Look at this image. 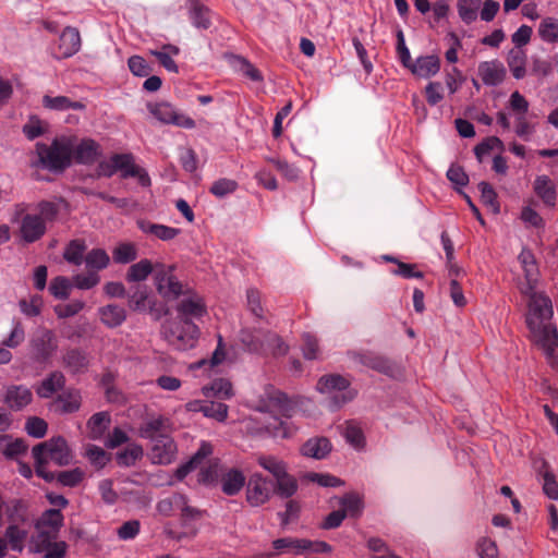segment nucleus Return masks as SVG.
Instances as JSON below:
<instances>
[{
	"label": "nucleus",
	"instance_id": "nucleus-36",
	"mask_svg": "<svg viewBox=\"0 0 558 558\" xmlns=\"http://www.w3.org/2000/svg\"><path fill=\"white\" fill-rule=\"evenodd\" d=\"M231 64L234 70L246 76L253 82H262L263 75L248 60L240 56L231 57Z\"/></svg>",
	"mask_w": 558,
	"mask_h": 558
},
{
	"label": "nucleus",
	"instance_id": "nucleus-9",
	"mask_svg": "<svg viewBox=\"0 0 558 558\" xmlns=\"http://www.w3.org/2000/svg\"><path fill=\"white\" fill-rule=\"evenodd\" d=\"M147 108L150 114L161 123L189 130L195 128V121L192 118L180 112L169 102H149Z\"/></svg>",
	"mask_w": 558,
	"mask_h": 558
},
{
	"label": "nucleus",
	"instance_id": "nucleus-22",
	"mask_svg": "<svg viewBox=\"0 0 558 558\" xmlns=\"http://www.w3.org/2000/svg\"><path fill=\"white\" fill-rule=\"evenodd\" d=\"M409 70L418 77H432L440 70V59L435 54L421 56L413 61Z\"/></svg>",
	"mask_w": 558,
	"mask_h": 558
},
{
	"label": "nucleus",
	"instance_id": "nucleus-35",
	"mask_svg": "<svg viewBox=\"0 0 558 558\" xmlns=\"http://www.w3.org/2000/svg\"><path fill=\"white\" fill-rule=\"evenodd\" d=\"M137 258V247L134 243L122 242L112 248V259L117 264H129Z\"/></svg>",
	"mask_w": 558,
	"mask_h": 558
},
{
	"label": "nucleus",
	"instance_id": "nucleus-33",
	"mask_svg": "<svg viewBox=\"0 0 558 558\" xmlns=\"http://www.w3.org/2000/svg\"><path fill=\"white\" fill-rule=\"evenodd\" d=\"M5 541L8 543V546L14 551L22 553L24 549V543L27 538V531L15 525L10 524L5 529Z\"/></svg>",
	"mask_w": 558,
	"mask_h": 558
},
{
	"label": "nucleus",
	"instance_id": "nucleus-2",
	"mask_svg": "<svg viewBox=\"0 0 558 558\" xmlns=\"http://www.w3.org/2000/svg\"><path fill=\"white\" fill-rule=\"evenodd\" d=\"M255 409L271 415V421L265 424V429L271 436L277 438L292 436L294 428L287 420L294 415L296 408L284 393L278 390L267 391L266 398L260 399Z\"/></svg>",
	"mask_w": 558,
	"mask_h": 558
},
{
	"label": "nucleus",
	"instance_id": "nucleus-12",
	"mask_svg": "<svg viewBox=\"0 0 558 558\" xmlns=\"http://www.w3.org/2000/svg\"><path fill=\"white\" fill-rule=\"evenodd\" d=\"M73 147L71 149V161L82 165H92L100 156V146L94 140L69 136Z\"/></svg>",
	"mask_w": 558,
	"mask_h": 558
},
{
	"label": "nucleus",
	"instance_id": "nucleus-60",
	"mask_svg": "<svg viewBox=\"0 0 558 558\" xmlns=\"http://www.w3.org/2000/svg\"><path fill=\"white\" fill-rule=\"evenodd\" d=\"M128 65L135 76L145 77L151 72L150 65L141 56H132L128 61Z\"/></svg>",
	"mask_w": 558,
	"mask_h": 558
},
{
	"label": "nucleus",
	"instance_id": "nucleus-47",
	"mask_svg": "<svg viewBox=\"0 0 558 558\" xmlns=\"http://www.w3.org/2000/svg\"><path fill=\"white\" fill-rule=\"evenodd\" d=\"M367 548L374 553L371 558H401L393 554L386 542L379 537H371L367 541Z\"/></svg>",
	"mask_w": 558,
	"mask_h": 558
},
{
	"label": "nucleus",
	"instance_id": "nucleus-55",
	"mask_svg": "<svg viewBox=\"0 0 558 558\" xmlns=\"http://www.w3.org/2000/svg\"><path fill=\"white\" fill-rule=\"evenodd\" d=\"M544 468L545 471L542 474L543 490L548 498L558 500V482L556 481V476L547 469V463H544Z\"/></svg>",
	"mask_w": 558,
	"mask_h": 558
},
{
	"label": "nucleus",
	"instance_id": "nucleus-28",
	"mask_svg": "<svg viewBox=\"0 0 558 558\" xmlns=\"http://www.w3.org/2000/svg\"><path fill=\"white\" fill-rule=\"evenodd\" d=\"M245 485L244 474L236 469H231L221 476V489L228 496L236 495Z\"/></svg>",
	"mask_w": 558,
	"mask_h": 558
},
{
	"label": "nucleus",
	"instance_id": "nucleus-34",
	"mask_svg": "<svg viewBox=\"0 0 558 558\" xmlns=\"http://www.w3.org/2000/svg\"><path fill=\"white\" fill-rule=\"evenodd\" d=\"M43 105L45 108L52 109V110H81L84 108V105L80 101H72L69 97L65 96H44L43 97Z\"/></svg>",
	"mask_w": 558,
	"mask_h": 558
},
{
	"label": "nucleus",
	"instance_id": "nucleus-30",
	"mask_svg": "<svg viewBox=\"0 0 558 558\" xmlns=\"http://www.w3.org/2000/svg\"><path fill=\"white\" fill-rule=\"evenodd\" d=\"M203 393L208 398L230 399L233 396L232 384L226 378H217L203 388Z\"/></svg>",
	"mask_w": 558,
	"mask_h": 558
},
{
	"label": "nucleus",
	"instance_id": "nucleus-57",
	"mask_svg": "<svg viewBox=\"0 0 558 558\" xmlns=\"http://www.w3.org/2000/svg\"><path fill=\"white\" fill-rule=\"evenodd\" d=\"M87 270H94L98 272L105 267V250L95 248L87 253L84 258Z\"/></svg>",
	"mask_w": 558,
	"mask_h": 558
},
{
	"label": "nucleus",
	"instance_id": "nucleus-37",
	"mask_svg": "<svg viewBox=\"0 0 558 558\" xmlns=\"http://www.w3.org/2000/svg\"><path fill=\"white\" fill-rule=\"evenodd\" d=\"M296 490L298 482L287 471L276 478V484L274 483V492L281 498H290Z\"/></svg>",
	"mask_w": 558,
	"mask_h": 558
},
{
	"label": "nucleus",
	"instance_id": "nucleus-42",
	"mask_svg": "<svg viewBox=\"0 0 558 558\" xmlns=\"http://www.w3.org/2000/svg\"><path fill=\"white\" fill-rule=\"evenodd\" d=\"M65 367L72 373L83 372L88 364L86 355L78 350H70L63 357Z\"/></svg>",
	"mask_w": 558,
	"mask_h": 558
},
{
	"label": "nucleus",
	"instance_id": "nucleus-27",
	"mask_svg": "<svg viewBox=\"0 0 558 558\" xmlns=\"http://www.w3.org/2000/svg\"><path fill=\"white\" fill-rule=\"evenodd\" d=\"M137 227L144 233L151 234L162 241L172 240L180 233V229L168 227L165 225L153 223L144 219L137 221Z\"/></svg>",
	"mask_w": 558,
	"mask_h": 558
},
{
	"label": "nucleus",
	"instance_id": "nucleus-49",
	"mask_svg": "<svg viewBox=\"0 0 558 558\" xmlns=\"http://www.w3.org/2000/svg\"><path fill=\"white\" fill-rule=\"evenodd\" d=\"M265 339L267 341V353L274 356H282L288 353L289 345L277 333L270 331L265 335Z\"/></svg>",
	"mask_w": 558,
	"mask_h": 558
},
{
	"label": "nucleus",
	"instance_id": "nucleus-10",
	"mask_svg": "<svg viewBox=\"0 0 558 558\" xmlns=\"http://www.w3.org/2000/svg\"><path fill=\"white\" fill-rule=\"evenodd\" d=\"M31 355L38 363H46L58 348L54 333L46 328L37 329L29 341Z\"/></svg>",
	"mask_w": 558,
	"mask_h": 558
},
{
	"label": "nucleus",
	"instance_id": "nucleus-51",
	"mask_svg": "<svg viewBox=\"0 0 558 558\" xmlns=\"http://www.w3.org/2000/svg\"><path fill=\"white\" fill-rule=\"evenodd\" d=\"M173 276V266L157 265L155 267V280L160 294L166 292Z\"/></svg>",
	"mask_w": 558,
	"mask_h": 558
},
{
	"label": "nucleus",
	"instance_id": "nucleus-63",
	"mask_svg": "<svg viewBox=\"0 0 558 558\" xmlns=\"http://www.w3.org/2000/svg\"><path fill=\"white\" fill-rule=\"evenodd\" d=\"M534 131V125L526 119L525 114H517L514 132L520 138L530 141Z\"/></svg>",
	"mask_w": 558,
	"mask_h": 558
},
{
	"label": "nucleus",
	"instance_id": "nucleus-38",
	"mask_svg": "<svg viewBox=\"0 0 558 558\" xmlns=\"http://www.w3.org/2000/svg\"><path fill=\"white\" fill-rule=\"evenodd\" d=\"M481 3L482 0H457L460 19L468 25L476 21Z\"/></svg>",
	"mask_w": 558,
	"mask_h": 558
},
{
	"label": "nucleus",
	"instance_id": "nucleus-3",
	"mask_svg": "<svg viewBox=\"0 0 558 558\" xmlns=\"http://www.w3.org/2000/svg\"><path fill=\"white\" fill-rule=\"evenodd\" d=\"M33 458L35 460L36 474L46 482L54 481L56 474L47 471L48 461L54 462L57 465H69L73 460V453L68 441L61 437H52L33 447Z\"/></svg>",
	"mask_w": 558,
	"mask_h": 558
},
{
	"label": "nucleus",
	"instance_id": "nucleus-48",
	"mask_svg": "<svg viewBox=\"0 0 558 558\" xmlns=\"http://www.w3.org/2000/svg\"><path fill=\"white\" fill-rule=\"evenodd\" d=\"M340 506H341V511H345V517L347 515H350V517H357L360 515L361 511H362V508H363V502H362V499L355 495V494H347L345 496L342 497L341 501H340Z\"/></svg>",
	"mask_w": 558,
	"mask_h": 558
},
{
	"label": "nucleus",
	"instance_id": "nucleus-61",
	"mask_svg": "<svg viewBox=\"0 0 558 558\" xmlns=\"http://www.w3.org/2000/svg\"><path fill=\"white\" fill-rule=\"evenodd\" d=\"M83 476L84 473L81 471V469L76 468L73 470L59 472L54 478H57L58 482L63 486L74 487L83 480Z\"/></svg>",
	"mask_w": 558,
	"mask_h": 558
},
{
	"label": "nucleus",
	"instance_id": "nucleus-1",
	"mask_svg": "<svg viewBox=\"0 0 558 558\" xmlns=\"http://www.w3.org/2000/svg\"><path fill=\"white\" fill-rule=\"evenodd\" d=\"M553 305L548 296L532 293L527 303L525 323L532 340L539 345L546 356L547 363L558 372V331L551 325Z\"/></svg>",
	"mask_w": 558,
	"mask_h": 558
},
{
	"label": "nucleus",
	"instance_id": "nucleus-13",
	"mask_svg": "<svg viewBox=\"0 0 558 558\" xmlns=\"http://www.w3.org/2000/svg\"><path fill=\"white\" fill-rule=\"evenodd\" d=\"M178 317L175 319L187 322L197 319L206 315L207 310L203 299L199 295H191L182 299L177 305Z\"/></svg>",
	"mask_w": 558,
	"mask_h": 558
},
{
	"label": "nucleus",
	"instance_id": "nucleus-17",
	"mask_svg": "<svg viewBox=\"0 0 558 558\" xmlns=\"http://www.w3.org/2000/svg\"><path fill=\"white\" fill-rule=\"evenodd\" d=\"M269 331L263 329H243L240 340L244 348L251 353L267 354L265 335Z\"/></svg>",
	"mask_w": 558,
	"mask_h": 558
},
{
	"label": "nucleus",
	"instance_id": "nucleus-21",
	"mask_svg": "<svg viewBox=\"0 0 558 558\" xmlns=\"http://www.w3.org/2000/svg\"><path fill=\"white\" fill-rule=\"evenodd\" d=\"M332 445L327 437H312L307 439L301 447V453L304 457L316 460L325 459L331 451Z\"/></svg>",
	"mask_w": 558,
	"mask_h": 558
},
{
	"label": "nucleus",
	"instance_id": "nucleus-32",
	"mask_svg": "<svg viewBox=\"0 0 558 558\" xmlns=\"http://www.w3.org/2000/svg\"><path fill=\"white\" fill-rule=\"evenodd\" d=\"M86 251V244L84 240L74 239L71 240L63 252V258L75 266L82 265L84 262V253Z\"/></svg>",
	"mask_w": 558,
	"mask_h": 558
},
{
	"label": "nucleus",
	"instance_id": "nucleus-6",
	"mask_svg": "<svg viewBox=\"0 0 558 558\" xmlns=\"http://www.w3.org/2000/svg\"><path fill=\"white\" fill-rule=\"evenodd\" d=\"M118 174L121 179L135 178L143 187L151 185L147 171L138 166L132 153H113L107 158V178Z\"/></svg>",
	"mask_w": 558,
	"mask_h": 558
},
{
	"label": "nucleus",
	"instance_id": "nucleus-45",
	"mask_svg": "<svg viewBox=\"0 0 558 558\" xmlns=\"http://www.w3.org/2000/svg\"><path fill=\"white\" fill-rule=\"evenodd\" d=\"M478 190L483 204L494 214H498L500 211V205L497 201V193L494 187L488 182L482 181L478 183Z\"/></svg>",
	"mask_w": 558,
	"mask_h": 558
},
{
	"label": "nucleus",
	"instance_id": "nucleus-59",
	"mask_svg": "<svg viewBox=\"0 0 558 558\" xmlns=\"http://www.w3.org/2000/svg\"><path fill=\"white\" fill-rule=\"evenodd\" d=\"M238 187V183L230 179H219L213 183L209 191L217 197H223L233 193Z\"/></svg>",
	"mask_w": 558,
	"mask_h": 558
},
{
	"label": "nucleus",
	"instance_id": "nucleus-46",
	"mask_svg": "<svg viewBox=\"0 0 558 558\" xmlns=\"http://www.w3.org/2000/svg\"><path fill=\"white\" fill-rule=\"evenodd\" d=\"M538 34L546 43L558 41V21L554 17L544 19L539 23Z\"/></svg>",
	"mask_w": 558,
	"mask_h": 558
},
{
	"label": "nucleus",
	"instance_id": "nucleus-25",
	"mask_svg": "<svg viewBox=\"0 0 558 558\" xmlns=\"http://www.w3.org/2000/svg\"><path fill=\"white\" fill-rule=\"evenodd\" d=\"M4 400L10 409L20 411L32 402L33 393L25 386H11L7 390Z\"/></svg>",
	"mask_w": 558,
	"mask_h": 558
},
{
	"label": "nucleus",
	"instance_id": "nucleus-54",
	"mask_svg": "<svg viewBox=\"0 0 558 558\" xmlns=\"http://www.w3.org/2000/svg\"><path fill=\"white\" fill-rule=\"evenodd\" d=\"M203 414L218 422H225L228 416V405L215 401L205 402Z\"/></svg>",
	"mask_w": 558,
	"mask_h": 558
},
{
	"label": "nucleus",
	"instance_id": "nucleus-50",
	"mask_svg": "<svg viewBox=\"0 0 558 558\" xmlns=\"http://www.w3.org/2000/svg\"><path fill=\"white\" fill-rule=\"evenodd\" d=\"M105 434V412L94 414L87 422V437L96 440Z\"/></svg>",
	"mask_w": 558,
	"mask_h": 558
},
{
	"label": "nucleus",
	"instance_id": "nucleus-56",
	"mask_svg": "<svg viewBox=\"0 0 558 558\" xmlns=\"http://www.w3.org/2000/svg\"><path fill=\"white\" fill-rule=\"evenodd\" d=\"M344 438L349 444L355 448H361L364 445V435L362 429L353 422H348L344 428Z\"/></svg>",
	"mask_w": 558,
	"mask_h": 558
},
{
	"label": "nucleus",
	"instance_id": "nucleus-58",
	"mask_svg": "<svg viewBox=\"0 0 558 558\" xmlns=\"http://www.w3.org/2000/svg\"><path fill=\"white\" fill-rule=\"evenodd\" d=\"M150 295L145 290H137L129 299V306L132 311L146 313Z\"/></svg>",
	"mask_w": 558,
	"mask_h": 558
},
{
	"label": "nucleus",
	"instance_id": "nucleus-64",
	"mask_svg": "<svg viewBox=\"0 0 558 558\" xmlns=\"http://www.w3.org/2000/svg\"><path fill=\"white\" fill-rule=\"evenodd\" d=\"M100 280L98 272L94 270H87L85 275H76L73 277V283L76 288L82 290H88L95 287Z\"/></svg>",
	"mask_w": 558,
	"mask_h": 558
},
{
	"label": "nucleus",
	"instance_id": "nucleus-41",
	"mask_svg": "<svg viewBox=\"0 0 558 558\" xmlns=\"http://www.w3.org/2000/svg\"><path fill=\"white\" fill-rule=\"evenodd\" d=\"M143 457V448L138 445H129L116 454V461L120 466H132Z\"/></svg>",
	"mask_w": 558,
	"mask_h": 558
},
{
	"label": "nucleus",
	"instance_id": "nucleus-19",
	"mask_svg": "<svg viewBox=\"0 0 558 558\" xmlns=\"http://www.w3.org/2000/svg\"><path fill=\"white\" fill-rule=\"evenodd\" d=\"M189 19L198 29H208L211 26V11L199 0H186Z\"/></svg>",
	"mask_w": 558,
	"mask_h": 558
},
{
	"label": "nucleus",
	"instance_id": "nucleus-31",
	"mask_svg": "<svg viewBox=\"0 0 558 558\" xmlns=\"http://www.w3.org/2000/svg\"><path fill=\"white\" fill-rule=\"evenodd\" d=\"M180 49L177 46L167 44L160 50H151L150 53L157 58L159 63L169 72L178 73L179 69L172 56H178Z\"/></svg>",
	"mask_w": 558,
	"mask_h": 558
},
{
	"label": "nucleus",
	"instance_id": "nucleus-40",
	"mask_svg": "<svg viewBox=\"0 0 558 558\" xmlns=\"http://www.w3.org/2000/svg\"><path fill=\"white\" fill-rule=\"evenodd\" d=\"M383 259L386 260V262H389V263H395L397 265V268L391 270V274L395 275V276H400V277L405 278V279H411V278L421 279V278H423V272L422 271H416L414 264L403 263V262L399 260L398 258H396L393 256H390V255H384Z\"/></svg>",
	"mask_w": 558,
	"mask_h": 558
},
{
	"label": "nucleus",
	"instance_id": "nucleus-24",
	"mask_svg": "<svg viewBox=\"0 0 558 558\" xmlns=\"http://www.w3.org/2000/svg\"><path fill=\"white\" fill-rule=\"evenodd\" d=\"M361 362L363 365H365L368 368H372L380 374H384L389 377H395L398 373L397 365L387 359L386 356L375 354V353H367L362 355Z\"/></svg>",
	"mask_w": 558,
	"mask_h": 558
},
{
	"label": "nucleus",
	"instance_id": "nucleus-18",
	"mask_svg": "<svg viewBox=\"0 0 558 558\" xmlns=\"http://www.w3.org/2000/svg\"><path fill=\"white\" fill-rule=\"evenodd\" d=\"M310 546L308 539L295 537H281L272 542L274 551L269 556L300 555L306 551Z\"/></svg>",
	"mask_w": 558,
	"mask_h": 558
},
{
	"label": "nucleus",
	"instance_id": "nucleus-20",
	"mask_svg": "<svg viewBox=\"0 0 558 558\" xmlns=\"http://www.w3.org/2000/svg\"><path fill=\"white\" fill-rule=\"evenodd\" d=\"M81 48V36L76 28L66 27L59 38L58 58H69L75 54Z\"/></svg>",
	"mask_w": 558,
	"mask_h": 558
},
{
	"label": "nucleus",
	"instance_id": "nucleus-23",
	"mask_svg": "<svg viewBox=\"0 0 558 558\" xmlns=\"http://www.w3.org/2000/svg\"><path fill=\"white\" fill-rule=\"evenodd\" d=\"M533 189L546 207H555L557 191L554 182L547 175L536 177L533 183Z\"/></svg>",
	"mask_w": 558,
	"mask_h": 558
},
{
	"label": "nucleus",
	"instance_id": "nucleus-7",
	"mask_svg": "<svg viewBox=\"0 0 558 558\" xmlns=\"http://www.w3.org/2000/svg\"><path fill=\"white\" fill-rule=\"evenodd\" d=\"M25 210V204H17L12 222L20 223L19 236L21 241L31 244L37 242L45 235L47 227L41 217L34 214H26Z\"/></svg>",
	"mask_w": 558,
	"mask_h": 558
},
{
	"label": "nucleus",
	"instance_id": "nucleus-15",
	"mask_svg": "<svg viewBox=\"0 0 558 558\" xmlns=\"http://www.w3.org/2000/svg\"><path fill=\"white\" fill-rule=\"evenodd\" d=\"M151 442L150 459L153 463L169 464L174 460L177 446L169 435L156 438V440H153Z\"/></svg>",
	"mask_w": 558,
	"mask_h": 558
},
{
	"label": "nucleus",
	"instance_id": "nucleus-16",
	"mask_svg": "<svg viewBox=\"0 0 558 558\" xmlns=\"http://www.w3.org/2000/svg\"><path fill=\"white\" fill-rule=\"evenodd\" d=\"M170 423L169 420L159 415V416H150L143 421L138 428V435L142 438H146L149 440H156V438H161L166 435H169Z\"/></svg>",
	"mask_w": 558,
	"mask_h": 558
},
{
	"label": "nucleus",
	"instance_id": "nucleus-53",
	"mask_svg": "<svg viewBox=\"0 0 558 558\" xmlns=\"http://www.w3.org/2000/svg\"><path fill=\"white\" fill-rule=\"evenodd\" d=\"M62 524L63 515L60 509L46 510L39 520V525L50 527L54 534L62 526Z\"/></svg>",
	"mask_w": 558,
	"mask_h": 558
},
{
	"label": "nucleus",
	"instance_id": "nucleus-29",
	"mask_svg": "<svg viewBox=\"0 0 558 558\" xmlns=\"http://www.w3.org/2000/svg\"><path fill=\"white\" fill-rule=\"evenodd\" d=\"M64 376L61 372L51 373L37 387L36 392L40 398H50L56 391L64 386Z\"/></svg>",
	"mask_w": 558,
	"mask_h": 558
},
{
	"label": "nucleus",
	"instance_id": "nucleus-4",
	"mask_svg": "<svg viewBox=\"0 0 558 558\" xmlns=\"http://www.w3.org/2000/svg\"><path fill=\"white\" fill-rule=\"evenodd\" d=\"M73 144L68 136L57 137L51 145L36 144L37 160L33 166L53 172H61L71 166V149Z\"/></svg>",
	"mask_w": 558,
	"mask_h": 558
},
{
	"label": "nucleus",
	"instance_id": "nucleus-8",
	"mask_svg": "<svg viewBox=\"0 0 558 558\" xmlns=\"http://www.w3.org/2000/svg\"><path fill=\"white\" fill-rule=\"evenodd\" d=\"M350 383L338 374L320 377L317 383V390L322 393H330V408L339 409L341 405L353 399V393L348 390Z\"/></svg>",
	"mask_w": 558,
	"mask_h": 558
},
{
	"label": "nucleus",
	"instance_id": "nucleus-5",
	"mask_svg": "<svg viewBox=\"0 0 558 558\" xmlns=\"http://www.w3.org/2000/svg\"><path fill=\"white\" fill-rule=\"evenodd\" d=\"M161 333L165 340L179 351H185L195 347L199 328L193 322L168 319L161 326Z\"/></svg>",
	"mask_w": 558,
	"mask_h": 558
},
{
	"label": "nucleus",
	"instance_id": "nucleus-39",
	"mask_svg": "<svg viewBox=\"0 0 558 558\" xmlns=\"http://www.w3.org/2000/svg\"><path fill=\"white\" fill-rule=\"evenodd\" d=\"M155 270L151 262L148 259H141L130 266L126 272V280L130 282H138L147 279V277Z\"/></svg>",
	"mask_w": 558,
	"mask_h": 558
},
{
	"label": "nucleus",
	"instance_id": "nucleus-26",
	"mask_svg": "<svg viewBox=\"0 0 558 558\" xmlns=\"http://www.w3.org/2000/svg\"><path fill=\"white\" fill-rule=\"evenodd\" d=\"M530 290H533L537 281L538 268L534 254L529 248H523L518 256Z\"/></svg>",
	"mask_w": 558,
	"mask_h": 558
},
{
	"label": "nucleus",
	"instance_id": "nucleus-62",
	"mask_svg": "<svg viewBox=\"0 0 558 558\" xmlns=\"http://www.w3.org/2000/svg\"><path fill=\"white\" fill-rule=\"evenodd\" d=\"M47 423L37 416L29 417L25 424L27 434L35 438H43L47 433Z\"/></svg>",
	"mask_w": 558,
	"mask_h": 558
},
{
	"label": "nucleus",
	"instance_id": "nucleus-11",
	"mask_svg": "<svg viewBox=\"0 0 558 558\" xmlns=\"http://www.w3.org/2000/svg\"><path fill=\"white\" fill-rule=\"evenodd\" d=\"M274 493V482L262 474H253L246 487V500L253 507L264 505Z\"/></svg>",
	"mask_w": 558,
	"mask_h": 558
},
{
	"label": "nucleus",
	"instance_id": "nucleus-52",
	"mask_svg": "<svg viewBox=\"0 0 558 558\" xmlns=\"http://www.w3.org/2000/svg\"><path fill=\"white\" fill-rule=\"evenodd\" d=\"M258 464L274 475L275 478L280 476L287 471L286 464L276 457L260 456Z\"/></svg>",
	"mask_w": 558,
	"mask_h": 558
},
{
	"label": "nucleus",
	"instance_id": "nucleus-44",
	"mask_svg": "<svg viewBox=\"0 0 558 558\" xmlns=\"http://www.w3.org/2000/svg\"><path fill=\"white\" fill-rule=\"evenodd\" d=\"M72 286L73 283L69 278L58 276L51 280L49 292L58 300H65L70 295Z\"/></svg>",
	"mask_w": 558,
	"mask_h": 558
},
{
	"label": "nucleus",
	"instance_id": "nucleus-14",
	"mask_svg": "<svg viewBox=\"0 0 558 558\" xmlns=\"http://www.w3.org/2000/svg\"><path fill=\"white\" fill-rule=\"evenodd\" d=\"M477 73L485 85L498 86L505 81L507 70L501 61L495 59L480 62Z\"/></svg>",
	"mask_w": 558,
	"mask_h": 558
},
{
	"label": "nucleus",
	"instance_id": "nucleus-43",
	"mask_svg": "<svg viewBox=\"0 0 558 558\" xmlns=\"http://www.w3.org/2000/svg\"><path fill=\"white\" fill-rule=\"evenodd\" d=\"M56 404L62 413L76 412L81 407V396L77 391L62 393L58 397Z\"/></svg>",
	"mask_w": 558,
	"mask_h": 558
}]
</instances>
